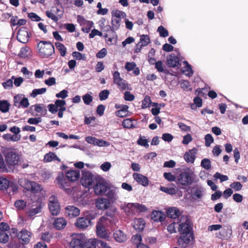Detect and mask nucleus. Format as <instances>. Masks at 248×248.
I'll use <instances>...</instances> for the list:
<instances>
[{"mask_svg": "<svg viewBox=\"0 0 248 248\" xmlns=\"http://www.w3.org/2000/svg\"><path fill=\"white\" fill-rule=\"evenodd\" d=\"M84 247V242L82 235L79 233L73 234L69 243L70 248H83Z\"/></svg>", "mask_w": 248, "mask_h": 248, "instance_id": "6e6552de", "label": "nucleus"}, {"mask_svg": "<svg viewBox=\"0 0 248 248\" xmlns=\"http://www.w3.org/2000/svg\"><path fill=\"white\" fill-rule=\"evenodd\" d=\"M19 159V155L14 151L8 152L5 156L6 162L10 167L17 165Z\"/></svg>", "mask_w": 248, "mask_h": 248, "instance_id": "9b49d317", "label": "nucleus"}, {"mask_svg": "<svg viewBox=\"0 0 248 248\" xmlns=\"http://www.w3.org/2000/svg\"><path fill=\"white\" fill-rule=\"evenodd\" d=\"M232 234V230L230 227H227L226 228H223L219 232V234H217V236L220 239H226L229 237Z\"/></svg>", "mask_w": 248, "mask_h": 248, "instance_id": "c756f323", "label": "nucleus"}, {"mask_svg": "<svg viewBox=\"0 0 248 248\" xmlns=\"http://www.w3.org/2000/svg\"><path fill=\"white\" fill-rule=\"evenodd\" d=\"M94 192L96 195L104 194L107 190V186L104 181L97 182L93 187Z\"/></svg>", "mask_w": 248, "mask_h": 248, "instance_id": "ddd939ff", "label": "nucleus"}, {"mask_svg": "<svg viewBox=\"0 0 248 248\" xmlns=\"http://www.w3.org/2000/svg\"><path fill=\"white\" fill-rule=\"evenodd\" d=\"M191 178L187 172L181 173L178 179V182L182 185L188 186L191 183Z\"/></svg>", "mask_w": 248, "mask_h": 248, "instance_id": "a211bd4d", "label": "nucleus"}, {"mask_svg": "<svg viewBox=\"0 0 248 248\" xmlns=\"http://www.w3.org/2000/svg\"><path fill=\"white\" fill-rule=\"evenodd\" d=\"M82 99L86 105H89L93 101V97L89 94H86L82 96Z\"/></svg>", "mask_w": 248, "mask_h": 248, "instance_id": "680f3d73", "label": "nucleus"}, {"mask_svg": "<svg viewBox=\"0 0 248 248\" xmlns=\"http://www.w3.org/2000/svg\"><path fill=\"white\" fill-rule=\"evenodd\" d=\"M54 160H57L58 162L61 161V159L54 153L49 152L45 155L44 158L45 162H50Z\"/></svg>", "mask_w": 248, "mask_h": 248, "instance_id": "2f4dec72", "label": "nucleus"}, {"mask_svg": "<svg viewBox=\"0 0 248 248\" xmlns=\"http://www.w3.org/2000/svg\"><path fill=\"white\" fill-rule=\"evenodd\" d=\"M77 21L82 27V31L86 33H88L93 25V23L92 21L87 20L80 15L77 16Z\"/></svg>", "mask_w": 248, "mask_h": 248, "instance_id": "9d476101", "label": "nucleus"}, {"mask_svg": "<svg viewBox=\"0 0 248 248\" xmlns=\"http://www.w3.org/2000/svg\"><path fill=\"white\" fill-rule=\"evenodd\" d=\"M46 89L45 88L40 89H34L31 93V96L35 98L38 95L42 94L46 92Z\"/></svg>", "mask_w": 248, "mask_h": 248, "instance_id": "37998d69", "label": "nucleus"}, {"mask_svg": "<svg viewBox=\"0 0 248 248\" xmlns=\"http://www.w3.org/2000/svg\"><path fill=\"white\" fill-rule=\"evenodd\" d=\"M122 125L126 128H130L133 126V122L131 119H126L122 123Z\"/></svg>", "mask_w": 248, "mask_h": 248, "instance_id": "052dcab7", "label": "nucleus"}, {"mask_svg": "<svg viewBox=\"0 0 248 248\" xmlns=\"http://www.w3.org/2000/svg\"><path fill=\"white\" fill-rule=\"evenodd\" d=\"M149 37L147 35H142L140 38V42L141 46H147L150 43Z\"/></svg>", "mask_w": 248, "mask_h": 248, "instance_id": "49530a36", "label": "nucleus"}, {"mask_svg": "<svg viewBox=\"0 0 248 248\" xmlns=\"http://www.w3.org/2000/svg\"><path fill=\"white\" fill-rule=\"evenodd\" d=\"M14 205L17 210H22L26 207L27 203L23 200H18L15 202Z\"/></svg>", "mask_w": 248, "mask_h": 248, "instance_id": "ea45409f", "label": "nucleus"}, {"mask_svg": "<svg viewBox=\"0 0 248 248\" xmlns=\"http://www.w3.org/2000/svg\"><path fill=\"white\" fill-rule=\"evenodd\" d=\"M160 190L170 195H174L176 193V190L175 188L172 187L161 186Z\"/></svg>", "mask_w": 248, "mask_h": 248, "instance_id": "603ef678", "label": "nucleus"}, {"mask_svg": "<svg viewBox=\"0 0 248 248\" xmlns=\"http://www.w3.org/2000/svg\"><path fill=\"white\" fill-rule=\"evenodd\" d=\"M183 64L184 66L182 68V72L187 76H192L193 72L191 65L188 63L187 61H184Z\"/></svg>", "mask_w": 248, "mask_h": 248, "instance_id": "7c9ffc66", "label": "nucleus"}, {"mask_svg": "<svg viewBox=\"0 0 248 248\" xmlns=\"http://www.w3.org/2000/svg\"><path fill=\"white\" fill-rule=\"evenodd\" d=\"M91 225L89 219L85 217H80L77 218L75 223L76 226L80 229L84 230Z\"/></svg>", "mask_w": 248, "mask_h": 248, "instance_id": "dca6fc26", "label": "nucleus"}, {"mask_svg": "<svg viewBox=\"0 0 248 248\" xmlns=\"http://www.w3.org/2000/svg\"><path fill=\"white\" fill-rule=\"evenodd\" d=\"M72 56L73 57L79 60H85L86 58L85 54L77 51L73 52L72 53Z\"/></svg>", "mask_w": 248, "mask_h": 248, "instance_id": "13d9d810", "label": "nucleus"}, {"mask_svg": "<svg viewBox=\"0 0 248 248\" xmlns=\"http://www.w3.org/2000/svg\"><path fill=\"white\" fill-rule=\"evenodd\" d=\"M31 51L28 46H25L21 48L18 56L22 58H29L31 55Z\"/></svg>", "mask_w": 248, "mask_h": 248, "instance_id": "473e14b6", "label": "nucleus"}, {"mask_svg": "<svg viewBox=\"0 0 248 248\" xmlns=\"http://www.w3.org/2000/svg\"><path fill=\"white\" fill-rule=\"evenodd\" d=\"M166 213L168 217L173 219L178 218V220L179 221L181 217V216H180V210L177 207H169L167 209ZM182 216L183 215H182Z\"/></svg>", "mask_w": 248, "mask_h": 248, "instance_id": "aec40b11", "label": "nucleus"}, {"mask_svg": "<svg viewBox=\"0 0 248 248\" xmlns=\"http://www.w3.org/2000/svg\"><path fill=\"white\" fill-rule=\"evenodd\" d=\"M65 213L70 218H74L79 215L80 210L74 206L69 205L65 208Z\"/></svg>", "mask_w": 248, "mask_h": 248, "instance_id": "4468645a", "label": "nucleus"}, {"mask_svg": "<svg viewBox=\"0 0 248 248\" xmlns=\"http://www.w3.org/2000/svg\"><path fill=\"white\" fill-rule=\"evenodd\" d=\"M56 182L59 187L64 189L66 193H68L71 191L69 188L70 186V182L67 180L65 175L64 176L62 173L58 175Z\"/></svg>", "mask_w": 248, "mask_h": 248, "instance_id": "1a4fd4ad", "label": "nucleus"}, {"mask_svg": "<svg viewBox=\"0 0 248 248\" xmlns=\"http://www.w3.org/2000/svg\"><path fill=\"white\" fill-rule=\"evenodd\" d=\"M9 240V235L5 231H0V242L6 243Z\"/></svg>", "mask_w": 248, "mask_h": 248, "instance_id": "3c124183", "label": "nucleus"}, {"mask_svg": "<svg viewBox=\"0 0 248 248\" xmlns=\"http://www.w3.org/2000/svg\"><path fill=\"white\" fill-rule=\"evenodd\" d=\"M55 46L56 48L59 51L62 57L65 56L66 53V48L64 46V45L61 43L57 42L55 43Z\"/></svg>", "mask_w": 248, "mask_h": 248, "instance_id": "79ce46f5", "label": "nucleus"}, {"mask_svg": "<svg viewBox=\"0 0 248 248\" xmlns=\"http://www.w3.org/2000/svg\"><path fill=\"white\" fill-rule=\"evenodd\" d=\"M17 237L23 244H27L30 241L31 233L26 230H22L17 234Z\"/></svg>", "mask_w": 248, "mask_h": 248, "instance_id": "f3484780", "label": "nucleus"}, {"mask_svg": "<svg viewBox=\"0 0 248 248\" xmlns=\"http://www.w3.org/2000/svg\"><path fill=\"white\" fill-rule=\"evenodd\" d=\"M157 31L162 37H166L169 35L168 31L162 26H160L158 27Z\"/></svg>", "mask_w": 248, "mask_h": 248, "instance_id": "09e8293b", "label": "nucleus"}, {"mask_svg": "<svg viewBox=\"0 0 248 248\" xmlns=\"http://www.w3.org/2000/svg\"><path fill=\"white\" fill-rule=\"evenodd\" d=\"M57 98H61L62 99H65L68 96V92L66 90H63L60 93L56 94Z\"/></svg>", "mask_w": 248, "mask_h": 248, "instance_id": "774afa93", "label": "nucleus"}, {"mask_svg": "<svg viewBox=\"0 0 248 248\" xmlns=\"http://www.w3.org/2000/svg\"><path fill=\"white\" fill-rule=\"evenodd\" d=\"M10 104L7 100L0 101V111L3 113L7 112L9 110Z\"/></svg>", "mask_w": 248, "mask_h": 248, "instance_id": "e433bc0d", "label": "nucleus"}, {"mask_svg": "<svg viewBox=\"0 0 248 248\" xmlns=\"http://www.w3.org/2000/svg\"><path fill=\"white\" fill-rule=\"evenodd\" d=\"M38 48L39 55L42 58H48L54 53V47L50 42L40 41Z\"/></svg>", "mask_w": 248, "mask_h": 248, "instance_id": "7ed1b4c3", "label": "nucleus"}, {"mask_svg": "<svg viewBox=\"0 0 248 248\" xmlns=\"http://www.w3.org/2000/svg\"><path fill=\"white\" fill-rule=\"evenodd\" d=\"M41 121L42 119L40 117L30 118L28 120V123L30 124H37Z\"/></svg>", "mask_w": 248, "mask_h": 248, "instance_id": "e2e57ef3", "label": "nucleus"}, {"mask_svg": "<svg viewBox=\"0 0 248 248\" xmlns=\"http://www.w3.org/2000/svg\"><path fill=\"white\" fill-rule=\"evenodd\" d=\"M19 184L24 189L31 192L33 197L40 193L43 189L42 186L35 182L29 181L26 179H20Z\"/></svg>", "mask_w": 248, "mask_h": 248, "instance_id": "f03ea898", "label": "nucleus"}, {"mask_svg": "<svg viewBox=\"0 0 248 248\" xmlns=\"http://www.w3.org/2000/svg\"><path fill=\"white\" fill-rule=\"evenodd\" d=\"M121 19L119 18H112L111 20V27L113 30H117L120 26Z\"/></svg>", "mask_w": 248, "mask_h": 248, "instance_id": "a18cd8bd", "label": "nucleus"}, {"mask_svg": "<svg viewBox=\"0 0 248 248\" xmlns=\"http://www.w3.org/2000/svg\"><path fill=\"white\" fill-rule=\"evenodd\" d=\"M65 177L70 182H74L77 181L80 176V172L78 170H70L65 173Z\"/></svg>", "mask_w": 248, "mask_h": 248, "instance_id": "2eb2a0df", "label": "nucleus"}, {"mask_svg": "<svg viewBox=\"0 0 248 248\" xmlns=\"http://www.w3.org/2000/svg\"><path fill=\"white\" fill-rule=\"evenodd\" d=\"M25 95L23 94H18L14 96V105L17 108H20V104L22 100L24 98Z\"/></svg>", "mask_w": 248, "mask_h": 248, "instance_id": "a19ab883", "label": "nucleus"}, {"mask_svg": "<svg viewBox=\"0 0 248 248\" xmlns=\"http://www.w3.org/2000/svg\"><path fill=\"white\" fill-rule=\"evenodd\" d=\"M109 92L108 90H104L100 92L99 97L100 100H105L108 98Z\"/></svg>", "mask_w": 248, "mask_h": 248, "instance_id": "5fc2aeb1", "label": "nucleus"}, {"mask_svg": "<svg viewBox=\"0 0 248 248\" xmlns=\"http://www.w3.org/2000/svg\"><path fill=\"white\" fill-rule=\"evenodd\" d=\"M95 177L91 172L83 170L82 171V176L80 182L85 187H89L94 183Z\"/></svg>", "mask_w": 248, "mask_h": 248, "instance_id": "39448f33", "label": "nucleus"}, {"mask_svg": "<svg viewBox=\"0 0 248 248\" xmlns=\"http://www.w3.org/2000/svg\"><path fill=\"white\" fill-rule=\"evenodd\" d=\"M109 202L106 198H100L96 200L95 205L97 209L104 210L109 206Z\"/></svg>", "mask_w": 248, "mask_h": 248, "instance_id": "4be33fe9", "label": "nucleus"}, {"mask_svg": "<svg viewBox=\"0 0 248 248\" xmlns=\"http://www.w3.org/2000/svg\"><path fill=\"white\" fill-rule=\"evenodd\" d=\"M147 209V207L144 205L138 203H128L124 208L126 212L132 214H135L137 212H144Z\"/></svg>", "mask_w": 248, "mask_h": 248, "instance_id": "423d86ee", "label": "nucleus"}, {"mask_svg": "<svg viewBox=\"0 0 248 248\" xmlns=\"http://www.w3.org/2000/svg\"><path fill=\"white\" fill-rule=\"evenodd\" d=\"M110 223L111 224H115V221H111V220L108 219V217L103 216L101 217L97 223V225H100V226H105L108 225V223Z\"/></svg>", "mask_w": 248, "mask_h": 248, "instance_id": "f704fd0d", "label": "nucleus"}, {"mask_svg": "<svg viewBox=\"0 0 248 248\" xmlns=\"http://www.w3.org/2000/svg\"><path fill=\"white\" fill-rule=\"evenodd\" d=\"M110 145V143L103 140L97 139L96 142V145L99 147H108Z\"/></svg>", "mask_w": 248, "mask_h": 248, "instance_id": "338daca9", "label": "nucleus"}, {"mask_svg": "<svg viewBox=\"0 0 248 248\" xmlns=\"http://www.w3.org/2000/svg\"><path fill=\"white\" fill-rule=\"evenodd\" d=\"M48 208L51 215H58L60 212V205L57 198L54 196H51L48 199Z\"/></svg>", "mask_w": 248, "mask_h": 248, "instance_id": "20e7f679", "label": "nucleus"}, {"mask_svg": "<svg viewBox=\"0 0 248 248\" xmlns=\"http://www.w3.org/2000/svg\"><path fill=\"white\" fill-rule=\"evenodd\" d=\"M197 150L195 148L189 150L184 155V157L185 161L187 163H194Z\"/></svg>", "mask_w": 248, "mask_h": 248, "instance_id": "412c9836", "label": "nucleus"}, {"mask_svg": "<svg viewBox=\"0 0 248 248\" xmlns=\"http://www.w3.org/2000/svg\"><path fill=\"white\" fill-rule=\"evenodd\" d=\"M142 240L141 236L140 234H137L136 235H134L133 236L131 239L132 242L133 243V244L136 245H139V244L141 243V241Z\"/></svg>", "mask_w": 248, "mask_h": 248, "instance_id": "bf43d9fd", "label": "nucleus"}, {"mask_svg": "<svg viewBox=\"0 0 248 248\" xmlns=\"http://www.w3.org/2000/svg\"><path fill=\"white\" fill-rule=\"evenodd\" d=\"M167 64L171 67H175L179 64L178 58L174 54H171L167 58Z\"/></svg>", "mask_w": 248, "mask_h": 248, "instance_id": "cd10ccee", "label": "nucleus"}, {"mask_svg": "<svg viewBox=\"0 0 248 248\" xmlns=\"http://www.w3.org/2000/svg\"><path fill=\"white\" fill-rule=\"evenodd\" d=\"M178 223V231L181 236L178 239L177 243L179 246L186 248L188 245L192 243L194 239L191 223L186 216H181Z\"/></svg>", "mask_w": 248, "mask_h": 248, "instance_id": "f257e3e1", "label": "nucleus"}, {"mask_svg": "<svg viewBox=\"0 0 248 248\" xmlns=\"http://www.w3.org/2000/svg\"><path fill=\"white\" fill-rule=\"evenodd\" d=\"M201 166L206 170H209L211 168V161L208 158H204L201 161Z\"/></svg>", "mask_w": 248, "mask_h": 248, "instance_id": "8fccbe9b", "label": "nucleus"}, {"mask_svg": "<svg viewBox=\"0 0 248 248\" xmlns=\"http://www.w3.org/2000/svg\"><path fill=\"white\" fill-rule=\"evenodd\" d=\"M133 177L134 179L139 184L144 186H146L148 185L149 181L148 178L142 174L134 173L133 174Z\"/></svg>", "mask_w": 248, "mask_h": 248, "instance_id": "5701e85b", "label": "nucleus"}, {"mask_svg": "<svg viewBox=\"0 0 248 248\" xmlns=\"http://www.w3.org/2000/svg\"><path fill=\"white\" fill-rule=\"evenodd\" d=\"M67 224V221L63 217L56 218L53 223V227L56 230H61L64 229Z\"/></svg>", "mask_w": 248, "mask_h": 248, "instance_id": "393cba45", "label": "nucleus"}, {"mask_svg": "<svg viewBox=\"0 0 248 248\" xmlns=\"http://www.w3.org/2000/svg\"><path fill=\"white\" fill-rule=\"evenodd\" d=\"M29 37V33L26 28H21L19 30L17 34V39L19 42L25 44L28 42Z\"/></svg>", "mask_w": 248, "mask_h": 248, "instance_id": "f8f14e48", "label": "nucleus"}, {"mask_svg": "<svg viewBox=\"0 0 248 248\" xmlns=\"http://www.w3.org/2000/svg\"><path fill=\"white\" fill-rule=\"evenodd\" d=\"M128 107L124 106L122 108L116 112V115L119 117H125L127 115Z\"/></svg>", "mask_w": 248, "mask_h": 248, "instance_id": "58836bf2", "label": "nucleus"}, {"mask_svg": "<svg viewBox=\"0 0 248 248\" xmlns=\"http://www.w3.org/2000/svg\"><path fill=\"white\" fill-rule=\"evenodd\" d=\"M205 145L206 147H209L211 143L214 142V139L211 134H207L204 137Z\"/></svg>", "mask_w": 248, "mask_h": 248, "instance_id": "864d4df0", "label": "nucleus"}, {"mask_svg": "<svg viewBox=\"0 0 248 248\" xmlns=\"http://www.w3.org/2000/svg\"><path fill=\"white\" fill-rule=\"evenodd\" d=\"M10 185V182L6 178L0 177V189H6L9 187Z\"/></svg>", "mask_w": 248, "mask_h": 248, "instance_id": "4c0bfd02", "label": "nucleus"}, {"mask_svg": "<svg viewBox=\"0 0 248 248\" xmlns=\"http://www.w3.org/2000/svg\"><path fill=\"white\" fill-rule=\"evenodd\" d=\"M180 85L181 88L185 91H189L191 90L190 83L187 80H183L181 83Z\"/></svg>", "mask_w": 248, "mask_h": 248, "instance_id": "6e6d98bb", "label": "nucleus"}, {"mask_svg": "<svg viewBox=\"0 0 248 248\" xmlns=\"http://www.w3.org/2000/svg\"><path fill=\"white\" fill-rule=\"evenodd\" d=\"M3 138L7 141H18L21 139L20 135H11L10 134H4Z\"/></svg>", "mask_w": 248, "mask_h": 248, "instance_id": "72a5a7b5", "label": "nucleus"}, {"mask_svg": "<svg viewBox=\"0 0 248 248\" xmlns=\"http://www.w3.org/2000/svg\"><path fill=\"white\" fill-rule=\"evenodd\" d=\"M166 218V215L160 211H154L152 214V219L156 222H162Z\"/></svg>", "mask_w": 248, "mask_h": 248, "instance_id": "a878e982", "label": "nucleus"}, {"mask_svg": "<svg viewBox=\"0 0 248 248\" xmlns=\"http://www.w3.org/2000/svg\"><path fill=\"white\" fill-rule=\"evenodd\" d=\"M230 186L236 191H240L243 187L242 185L239 182H233Z\"/></svg>", "mask_w": 248, "mask_h": 248, "instance_id": "4d7b16f0", "label": "nucleus"}, {"mask_svg": "<svg viewBox=\"0 0 248 248\" xmlns=\"http://www.w3.org/2000/svg\"><path fill=\"white\" fill-rule=\"evenodd\" d=\"M113 237L116 241L119 243H122L127 239L126 235L121 230L116 231L113 233Z\"/></svg>", "mask_w": 248, "mask_h": 248, "instance_id": "bb28decb", "label": "nucleus"}, {"mask_svg": "<svg viewBox=\"0 0 248 248\" xmlns=\"http://www.w3.org/2000/svg\"><path fill=\"white\" fill-rule=\"evenodd\" d=\"M43 207V204L38 200L36 201V204L33 205L32 207L29 210L28 215L30 217H32L35 215L40 213Z\"/></svg>", "mask_w": 248, "mask_h": 248, "instance_id": "6ab92c4d", "label": "nucleus"}, {"mask_svg": "<svg viewBox=\"0 0 248 248\" xmlns=\"http://www.w3.org/2000/svg\"><path fill=\"white\" fill-rule=\"evenodd\" d=\"M113 81L121 90L128 89V83L126 80L122 78L118 71H115L113 74Z\"/></svg>", "mask_w": 248, "mask_h": 248, "instance_id": "0eeeda50", "label": "nucleus"}, {"mask_svg": "<svg viewBox=\"0 0 248 248\" xmlns=\"http://www.w3.org/2000/svg\"><path fill=\"white\" fill-rule=\"evenodd\" d=\"M152 103L151 98L148 95H146L142 102L141 107L146 108L150 107Z\"/></svg>", "mask_w": 248, "mask_h": 248, "instance_id": "de8ad7c7", "label": "nucleus"}, {"mask_svg": "<svg viewBox=\"0 0 248 248\" xmlns=\"http://www.w3.org/2000/svg\"><path fill=\"white\" fill-rule=\"evenodd\" d=\"M145 224V221L142 218H136L134 220L133 227L135 230L140 232L143 230Z\"/></svg>", "mask_w": 248, "mask_h": 248, "instance_id": "c85d7f7f", "label": "nucleus"}, {"mask_svg": "<svg viewBox=\"0 0 248 248\" xmlns=\"http://www.w3.org/2000/svg\"><path fill=\"white\" fill-rule=\"evenodd\" d=\"M100 241L95 238H91L88 240L85 245V248H96V245L99 246L98 241Z\"/></svg>", "mask_w": 248, "mask_h": 248, "instance_id": "c9c22d12", "label": "nucleus"}, {"mask_svg": "<svg viewBox=\"0 0 248 248\" xmlns=\"http://www.w3.org/2000/svg\"><path fill=\"white\" fill-rule=\"evenodd\" d=\"M216 179H219L221 182L226 181L228 180V177L227 175H222L219 172H216L214 175Z\"/></svg>", "mask_w": 248, "mask_h": 248, "instance_id": "69168bd1", "label": "nucleus"}, {"mask_svg": "<svg viewBox=\"0 0 248 248\" xmlns=\"http://www.w3.org/2000/svg\"><path fill=\"white\" fill-rule=\"evenodd\" d=\"M96 234L99 237L107 239H108L109 237V233L105 229L104 226L96 225Z\"/></svg>", "mask_w": 248, "mask_h": 248, "instance_id": "b1692460", "label": "nucleus"}, {"mask_svg": "<svg viewBox=\"0 0 248 248\" xmlns=\"http://www.w3.org/2000/svg\"><path fill=\"white\" fill-rule=\"evenodd\" d=\"M126 14L124 12L116 10H114L112 12V18H119L121 19L122 18L125 17Z\"/></svg>", "mask_w": 248, "mask_h": 248, "instance_id": "c03bdc74", "label": "nucleus"}, {"mask_svg": "<svg viewBox=\"0 0 248 248\" xmlns=\"http://www.w3.org/2000/svg\"><path fill=\"white\" fill-rule=\"evenodd\" d=\"M137 65L134 62H127L126 63L124 68L127 71H131L133 70Z\"/></svg>", "mask_w": 248, "mask_h": 248, "instance_id": "0e129e2a", "label": "nucleus"}]
</instances>
